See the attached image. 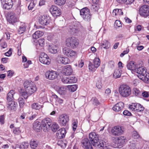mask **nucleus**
Listing matches in <instances>:
<instances>
[{
  "label": "nucleus",
  "mask_w": 149,
  "mask_h": 149,
  "mask_svg": "<svg viewBox=\"0 0 149 149\" xmlns=\"http://www.w3.org/2000/svg\"><path fill=\"white\" fill-rule=\"evenodd\" d=\"M25 91L21 89L20 94L24 99H27L28 97L33 94L36 90L35 84L32 82L26 81L24 84Z\"/></svg>",
  "instance_id": "nucleus-1"
},
{
  "label": "nucleus",
  "mask_w": 149,
  "mask_h": 149,
  "mask_svg": "<svg viewBox=\"0 0 149 149\" xmlns=\"http://www.w3.org/2000/svg\"><path fill=\"white\" fill-rule=\"evenodd\" d=\"M89 137L91 143L95 147H101L104 146V141H99L98 135L95 132H92L90 133Z\"/></svg>",
  "instance_id": "nucleus-2"
},
{
  "label": "nucleus",
  "mask_w": 149,
  "mask_h": 149,
  "mask_svg": "<svg viewBox=\"0 0 149 149\" xmlns=\"http://www.w3.org/2000/svg\"><path fill=\"white\" fill-rule=\"evenodd\" d=\"M118 91L120 95L124 97L129 96L131 93L130 88L126 84L121 85L119 87Z\"/></svg>",
  "instance_id": "nucleus-3"
},
{
  "label": "nucleus",
  "mask_w": 149,
  "mask_h": 149,
  "mask_svg": "<svg viewBox=\"0 0 149 149\" xmlns=\"http://www.w3.org/2000/svg\"><path fill=\"white\" fill-rule=\"evenodd\" d=\"M70 32L72 34L77 35L80 33L82 29V26L79 22H76L73 25L70 26Z\"/></svg>",
  "instance_id": "nucleus-4"
},
{
  "label": "nucleus",
  "mask_w": 149,
  "mask_h": 149,
  "mask_svg": "<svg viewBox=\"0 0 149 149\" xmlns=\"http://www.w3.org/2000/svg\"><path fill=\"white\" fill-rule=\"evenodd\" d=\"M78 41L74 38H68L66 40V45L68 47L72 48H76L79 45Z\"/></svg>",
  "instance_id": "nucleus-5"
},
{
  "label": "nucleus",
  "mask_w": 149,
  "mask_h": 149,
  "mask_svg": "<svg viewBox=\"0 0 149 149\" xmlns=\"http://www.w3.org/2000/svg\"><path fill=\"white\" fill-rule=\"evenodd\" d=\"M80 15L84 19L87 21L90 20L91 18L90 10L86 8L81 9L80 11Z\"/></svg>",
  "instance_id": "nucleus-6"
},
{
  "label": "nucleus",
  "mask_w": 149,
  "mask_h": 149,
  "mask_svg": "<svg viewBox=\"0 0 149 149\" xmlns=\"http://www.w3.org/2000/svg\"><path fill=\"white\" fill-rule=\"evenodd\" d=\"M52 123V120L49 118H46L43 119L41 122V126L43 131L46 132L50 127Z\"/></svg>",
  "instance_id": "nucleus-7"
},
{
  "label": "nucleus",
  "mask_w": 149,
  "mask_h": 149,
  "mask_svg": "<svg viewBox=\"0 0 149 149\" xmlns=\"http://www.w3.org/2000/svg\"><path fill=\"white\" fill-rule=\"evenodd\" d=\"M130 146L132 147V148H136L138 149H141L144 144V141L141 140L138 141L137 140H132L130 141Z\"/></svg>",
  "instance_id": "nucleus-8"
},
{
  "label": "nucleus",
  "mask_w": 149,
  "mask_h": 149,
  "mask_svg": "<svg viewBox=\"0 0 149 149\" xmlns=\"http://www.w3.org/2000/svg\"><path fill=\"white\" fill-rule=\"evenodd\" d=\"M63 52L64 54L69 58H74L76 56V52L67 47L63 48Z\"/></svg>",
  "instance_id": "nucleus-9"
},
{
  "label": "nucleus",
  "mask_w": 149,
  "mask_h": 149,
  "mask_svg": "<svg viewBox=\"0 0 149 149\" xmlns=\"http://www.w3.org/2000/svg\"><path fill=\"white\" fill-rule=\"evenodd\" d=\"M139 14L144 18L149 16V6L146 5L142 6L139 9Z\"/></svg>",
  "instance_id": "nucleus-10"
},
{
  "label": "nucleus",
  "mask_w": 149,
  "mask_h": 149,
  "mask_svg": "<svg viewBox=\"0 0 149 149\" xmlns=\"http://www.w3.org/2000/svg\"><path fill=\"white\" fill-rule=\"evenodd\" d=\"M40 62L45 65H49L51 61V60L48 55L44 53H42L39 58Z\"/></svg>",
  "instance_id": "nucleus-11"
},
{
  "label": "nucleus",
  "mask_w": 149,
  "mask_h": 149,
  "mask_svg": "<svg viewBox=\"0 0 149 149\" xmlns=\"http://www.w3.org/2000/svg\"><path fill=\"white\" fill-rule=\"evenodd\" d=\"M49 10L52 15L54 17L59 16L61 14V10L59 8L55 5L51 6Z\"/></svg>",
  "instance_id": "nucleus-12"
},
{
  "label": "nucleus",
  "mask_w": 149,
  "mask_h": 149,
  "mask_svg": "<svg viewBox=\"0 0 149 149\" xmlns=\"http://www.w3.org/2000/svg\"><path fill=\"white\" fill-rule=\"evenodd\" d=\"M59 75L58 72L53 70L48 71L45 73V76L47 78L50 80L56 79Z\"/></svg>",
  "instance_id": "nucleus-13"
},
{
  "label": "nucleus",
  "mask_w": 149,
  "mask_h": 149,
  "mask_svg": "<svg viewBox=\"0 0 149 149\" xmlns=\"http://www.w3.org/2000/svg\"><path fill=\"white\" fill-rule=\"evenodd\" d=\"M50 20V17L49 16H41L39 17L38 22L40 24L44 26L49 23Z\"/></svg>",
  "instance_id": "nucleus-14"
},
{
  "label": "nucleus",
  "mask_w": 149,
  "mask_h": 149,
  "mask_svg": "<svg viewBox=\"0 0 149 149\" xmlns=\"http://www.w3.org/2000/svg\"><path fill=\"white\" fill-rule=\"evenodd\" d=\"M7 19L9 23L13 24L17 22L19 20V18L15 13L11 12L8 15Z\"/></svg>",
  "instance_id": "nucleus-15"
},
{
  "label": "nucleus",
  "mask_w": 149,
  "mask_h": 149,
  "mask_svg": "<svg viewBox=\"0 0 149 149\" xmlns=\"http://www.w3.org/2000/svg\"><path fill=\"white\" fill-rule=\"evenodd\" d=\"M1 6L3 9H9L12 8L13 3L12 0H1Z\"/></svg>",
  "instance_id": "nucleus-16"
},
{
  "label": "nucleus",
  "mask_w": 149,
  "mask_h": 149,
  "mask_svg": "<svg viewBox=\"0 0 149 149\" xmlns=\"http://www.w3.org/2000/svg\"><path fill=\"white\" fill-rule=\"evenodd\" d=\"M135 72L138 74L137 75L138 77L141 80V78L143 77L146 73V69L144 67H139L137 68Z\"/></svg>",
  "instance_id": "nucleus-17"
},
{
  "label": "nucleus",
  "mask_w": 149,
  "mask_h": 149,
  "mask_svg": "<svg viewBox=\"0 0 149 149\" xmlns=\"http://www.w3.org/2000/svg\"><path fill=\"white\" fill-rule=\"evenodd\" d=\"M111 132L115 136H120L122 134L123 131L121 127L118 126L114 127L112 129Z\"/></svg>",
  "instance_id": "nucleus-18"
},
{
  "label": "nucleus",
  "mask_w": 149,
  "mask_h": 149,
  "mask_svg": "<svg viewBox=\"0 0 149 149\" xmlns=\"http://www.w3.org/2000/svg\"><path fill=\"white\" fill-rule=\"evenodd\" d=\"M57 60L59 63L64 65L68 64L70 62V61L68 58L61 55L58 56L57 58Z\"/></svg>",
  "instance_id": "nucleus-19"
},
{
  "label": "nucleus",
  "mask_w": 149,
  "mask_h": 149,
  "mask_svg": "<svg viewBox=\"0 0 149 149\" xmlns=\"http://www.w3.org/2000/svg\"><path fill=\"white\" fill-rule=\"evenodd\" d=\"M69 120V116L67 115L63 114L59 117V123L63 125H65Z\"/></svg>",
  "instance_id": "nucleus-20"
},
{
  "label": "nucleus",
  "mask_w": 149,
  "mask_h": 149,
  "mask_svg": "<svg viewBox=\"0 0 149 149\" xmlns=\"http://www.w3.org/2000/svg\"><path fill=\"white\" fill-rule=\"evenodd\" d=\"M83 147L85 149H93L92 145L88 139H84L82 141Z\"/></svg>",
  "instance_id": "nucleus-21"
},
{
  "label": "nucleus",
  "mask_w": 149,
  "mask_h": 149,
  "mask_svg": "<svg viewBox=\"0 0 149 149\" xmlns=\"http://www.w3.org/2000/svg\"><path fill=\"white\" fill-rule=\"evenodd\" d=\"M48 49L49 53L53 54H56L59 51L58 47L56 45H49Z\"/></svg>",
  "instance_id": "nucleus-22"
},
{
  "label": "nucleus",
  "mask_w": 149,
  "mask_h": 149,
  "mask_svg": "<svg viewBox=\"0 0 149 149\" xmlns=\"http://www.w3.org/2000/svg\"><path fill=\"white\" fill-rule=\"evenodd\" d=\"M127 68L134 72H136L138 66L136 63L133 61H131L127 65Z\"/></svg>",
  "instance_id": "nucleus-23"
},
{
  "label": "nucleus",
  "mask_w": 149,
  "mask_h": 149,
  "mask_svg": "<svg viewBox=\"0 0 149 149\" xmlns=\"http://www.w3.org/2000/svg\"><path fill=\"white\" fill-rule=\"evenodd\" d=\"M72 69L70 65H67L64 66L63 70V72L65 75H71L72 72Z\"/></svg>",
  "instance_id": "nucleus-24"
},
{
  "label": "nucleus",
  "mask_w": 149,
  "mask_h": 149,
  "mask_svg": "<svg viewBox=\"0 0 149 149\" xmlns=\"http://www.w3.org/2000/svg\"><path fill=\"white\" fill-rule=\"evenodd\" d=\"M66 133L65 128H62L58 130L56 133V136L58 139H61L65 137Z\"/></svg>",
  "instance_id": "nucleus-25"
},
{
  "label": "nucleus",
  "mask_w": 149,
  "mask_h": 149,
  "mask_svg": "<svg viewBox=\"0 0 149 149\" xmlns=\"http://www.w3.org/2000/svg\"><path fill=\"white\" fill-rule=\"evenodd\" d=\"M67 88L66 86H58L56 88V90L60 94L64 95L66 93Z\"/></svg>",
  "instance_id": "nucleus-26"
},
{
  "label": "nucleus",
  "mask_w": 149,
  "mask_h": 149,
  "mask_svg": "<svg viewBox=\"0 0 149 149\" xmlns=\"http://www.w3.org/2000/svg\"><path fill=\"white\" fill-rule=\"evenodd\" d=\"M8 109L13 111H15L16 109V107L17 106V103L13 101H8Z\"/></svg>",
  "instance_id": "nucleus-27"
},
{
  "label": "nucleus",
  "mask_w": 149,
  "mask_h": 149,
  "mask_svg": "<svg viewBox=\"0 0 149 149\" xmlns=\"http://www.w3.org/2000/svg\"><path fill=\"white\" fill-rule=\"evenodd\" d=\"M124 103L120 102L116 104L112 108L115 111L118 112L120 111L123 107Z\"/></svg>",
  "instance_id": "nucleus-28"
},
{
  "label": "nucleus",
  "mask_w": 149,
  "mask_h": 149,
  "mask_svg": "<svg viewBox=\"0 0 149 149\" xmlns=\"http://www.w3.org/2000/svg\"><path fill=\"white\" fill-rule=\"evenodd\" d=\"M15 92L13 90H11L8 93L7 96V99L8 101H13L14 99L13 95Z\"/></svg>",
  "instance_id": "nucleus-29"
},
{
  "label": "nucleus",
  "mask_w": 149,
  "mask_h": 149,
  "mask_svg": "<svg viewBox=\"0 0 149 149\" xmlns=\"http://www.w3.org/2000/svg\"><path fill=\"white\" fill-rule=\"evenodd\" d=\"M26 26V24L23 22H21L19 27L18 31L20 34L22 33L25 31Z\"/></svg>",
  "instance_id": "nucleus-30"
},
{
  "label": "nucleus",
  "mask_w": 149,
  "mask_h": 149,
  "mask_svg": "<svg viewBox=\"0 0 149 149\" xmlns=\"http://www.w3.org/2000/svg\"><path fill=\"white\" fill-rule=\"evenodd\" d=\"M101 46L105 49H109L110 46V44L109 42L106 40H104L101 43Z\"/></svg>",
  "instance_id": "nucleus-31"
},
{
  "label": "nucleus",
  "mask_w": 149,
  "mask_h": 149,
  "mask_svg": "<svg viewBox=\"0 0 149 149\" xmlns=\"http://www.w3.org/2000/svg\"><path fill=\"white\" fill-rule=\"evenodd\" d=\"M33 129L37 132H39L42 129V127L39 124V122L37 121L34 123L33 125Z\"/></svg>",
  "instance_id": "nucleus-32"
},
{
  "label": "nucleus",
  "mask_w": 149,
  "mask_h": 149,
  "mask_svg": "<svg viewBox=\"0 0 149 149\" xmlns=\"http://www.w3.org/2000/svg\"><path fill=\"white\" fill-rule=\"evenodd\" d=\"M122 71L120 68L116 69L113 74V77L115 78H117L120 77Z\"/></svg>",
  "instance_id": "nucleus-33"
},
{
  "label": "nucleus",
  "mask_w": 149,
  "mask_h": 149,
  "mask_svg": "<svg viewBox=\"0 0 149 149\" xmlns=\"http://www.w3.org/2000/svg\"><path fill=\"white\" fill-rule=\"evenodd\" d=\"M43 34L44 33L43 32L37 31L33 35V37L34 39H37L42 36Z\"/></svg>",
  "instance_id": "nucleus-34"
},
{
  "label": "nucleus",
  "mask_w": 149,
  "mask_h": 149,
  "mask_svg": "<svg viewBox=\"0 0 149 149\" xmlns=\"http://www.w3.org/2000/svg\"><path fill=\"white\" fill-rule=\"evenodd\" d=\"M127 141L125 137L123 136H120L118 138V143L120 145L124 144Z\"/></svg>",
  "instance_id": "nucleus-35"
},
{
  "label": "nucleus",
  "mask_w": 149,
  "mask_h": 149,
  "mask_svg": "<svg viewBox=\"0 0 149 149\" xmlns=\"http://www.w3.org/2000/svg\"><path fill=\"white\" fill-rule=\"evenodd\" d=\"M88 69L89 70L92 71H95L97 68L91 62L89 61L88 64Z\"/></svg>",
  "instance_id": "nucleus-36"
},
{
  "label": "nucleus",
  "mask_w": 149,
  "mask_h": 149,
  "mask_svg": "<svg viewBox=\"0 0 149 149\" xmlns=\"http://www.w3.org/2000/svg\"><path fill=\"white\" fill-rule=\"evenodd\" d=\"M52 97L53 98L55 99L56 103L58 104H62L63 102V100L62 99L58 97V96L55 94L52 95Z\"/></svg>",
  "instance_id": "nucleus-37"
},
{
  "label": "nucleus",
  "mask_w": 149,
  "mask_h": 149,
  "mask_svg": "<svg viewBox=\"0 0 149 149\" xmlns=\"http://www.w3.org/2000/svg\"><path fill=\"white\" fill-rule=\"evenodd\" d=\"M42 107V105H41L37 103H34L32 105V108L35 110H39Z\"/></svg>",
  "instance_id": "nucleus-38"
},
{
  "label": "nucleus",
  "mask_w": 149,
  "mask_h": 149,
  "mask_svg": "<svg viewBox=\"0 0 149 149\" xmlns=\"http://www.w3.org/2000/svg\"><path fill=\"white\" fill-rule=\"evenodd\" d=\"M67 87L69 91L74 92L76 90L77 86L76 84L69 85Z\"/></svg>",
  "instance_id": "nucleus-39"
},
{
  "label": "nucleus",
  "mask_w": 149,
  "mask_h": 149,
  "mask_svg": "<svg viewBox=\"0 0 149 149\" xmlns=\"http://www.w3.org/2000/svg\"><path fill=\"white\" fill-rule=\"evenodd\" d=\"M144 109L143 106L141 104L139 103H136L135 111L139 112L143 111Z\"/></svg>",
  "instance_id": "nucleus-40"
},
{
  "label": "nucleus",
  "mask_w": 149,
  "mask_h": 149,
  "mask_svg": "<svg viewBox=\"0 0 149 149\" xmlns=\"http://www.w3.org/2000/svg\"><path fill=\"white\" fill-rule=\"evenodd\" d=\"M29 143L27 142H24L22 143L20 146L19 148L22 149H27L29 146Z\"/></svg>",
  "instance_id": "nucleus-41"
},
{
  "label": "nucleus",
  "mask_w": 149,
  "mask_h": 149,
  "mask_svg": "<svg viewBox=\"0 0 149 149\" xmlns=\"http://www.w3.org/2000/svg\"><path fill=\"white\" fill-rule=\"evenodd\" d=\"M30 146L32 149H35L38 146V143L36 141L31 140L30 142Z\"/></svg>",
  "instance_id": "nucleus-42"
},
{
  "label": "nucleus",
  "mask_w": 149,
  "mask_h": 149,
  "mask_svg": "<svg viewBox=\"0 0 149 149\" xmlns=\"http://www.w3.org/2000/svg\"><path fill=\"white\" fill-rule=\"evenodd\" d=\"M93 64L97 68L100 66V61L98 58H96L93 60Z\"/></svg>",
  "instance_id": "nucleus-43"
},
{
  "label": "nucleus",
  "mask_w": 149,
  "mask_h": 149,
  "mask_svg": "<svg viewBox=\"0 0 149 149\" xmlns=\"http://www.w3.org/2000/svg\"><path fill=\"white\" fill-rule=\"evenodd\" d=\"M143 77L141 78V79L144 82L147 83H149V73H146Z\"/></svg>",
  "instance_id": "nucleus-44"
},
{
  "label": "nucleus",
  "mask_w": 149,
  "mask_h": 149,
  "mask_svg": "<svg viewBox=\"0 0 149 149\" xmlns=\"http://www.w3.org/2000/svg\"><path fill=\"white\" fill-rule=\"evenodd\" d=\"M119 3L123 2L126 4H131L135 0H117Z\"/></svg>",
  "instance_id": "nucleus-45"
},
{
  "label": "nucleus",
  "mask_w": 149,
  "mask_h": 149,
  "mask_svg": "<svg viewBox=\"0 0 149 149\" xmlns=\"http://www.w3.org/2000/svg\"><path fill=\"white\" fill-rule=\"evenodd\" d=\"M54 1L55 4L59 6L63 5L66 2V0H54Z\"/></svg>",
  "instance_id": "nucleus-46"
},
{
  "label": "nucleus",
  "mask_w": 149,
  "mask_h": 149,
  "mask_svg": "<svg viewBox=\"0 0 149 149\" xmlns=\"http://www.w3.org/2000/svg\"><path fill=\"white\" fill-rule=\"evenodd\" d=\"M51 128L52 131L55 132L59 128V126L56 123H53L51 126Z\"/></svg>",
  "instance_id": "nucleus-47"
},
{
  "label": "nucleus",
  "mask_w": 149,
  "mask_h": 149,
  "mask_svg": "<svg viewBox=\"0 0 149 149\" xmlns=\"http://www.w3.org/2000/svg\"><path fill=\"white\" fill-rule=\"evenodd\" d=\"M91 101L93 104L97 106L100 104L97 99L95 97H93L91 99Z\"/></svg>",
  "instance_id": "nucleus-48"
},
{
  "label": "nucleus",
  "mask_w": 149,
  "mask_h": 149,
  "mask_svg": "<svg viewBox=\"0 0 149 149\" xmlns=\"http://www.w3.org/2000/svg\"><path fill=\"white\" fill-rule=\"evenodd\" d=\"M133 93L136 96H139L141 94L140 91L136 88H134L133 89Z\"/></svg>",
  "instance_id": "nucleus-49"
},
{
  "label": "nucleus",
  "mask_w": 149,
  "mask_h": 149,
  "mask_svg": "<svg viewBox=\"0 0 149 149\" xmlns=\"http://www.w3.org/2000/svg\"><path fill=\"white\" fill-rule=\"evenodd\" d=\"M78 121L77 120H74L72 124V127L73 131H74L76 130L77 127Z\"/></svg>",
  "instance_id": "nucleus-50"
},
{
  "label": "nucleus",
  "mask_w": 149,
  "mask_h": 149,
  "mask_svg": "<svg viewBox=\"0 0 149 149\" xmlns=\"http://www.w3.org/2000/svg\"><path fill=\"white\" fill-rule=\"evenodd\" d=\"M68 78L69 79V84L75 83L77 81V79L74 76L69 77Z\"/></svg>",
  "instance_id": "nucleus-51"
},
{
  "label": "nucleus",
  "mask_w": 149,
  "mask_h": 149,
  "mask_svg": "<svg viewBox=\"0 0 149 149\" xmlns=\"http://www.w3.org/2000/svg\"><path fill=\"white\" fill-rule=\"evenodd\" d=\"M13 132L14 134L17 135L20 134L21 132V131L20 130V127H15L13 129Z\"/></svg>",
  "instance_id": "nucleus-52"
},
{
  "label": "nucleus",
  "mask_w": 149,
  "mask_h": 149,
  "mask_svg": "<svg viewBox=\"0 0 149 149\" xmlns=\"http://www.w3.org/2000/svg\"><path fill=\"white\" fill-rule=\"evenodd\" d=\"M36 0L31 2L28 6V8L29 10H32L33 8L36 4Z\"/></svg>",
  "instance_id": "nucleus-53"
},
{
  "label": "nucleus",
  "mask_w": 149,
  "mask_h": 149,
  "mask_svg": "<svg viewBox=\"0 0 149 149\" xmlns=\"http://www.w3.org/2000/svg\"><path fill=\"white\" fill-rule=\"evenodd\" d=\"M38 43L40 46H44L45 44V39L43 38L39 39L38 41Z\"/></svg>",
  "instance_id": "nucleus-54"
},
{
  "label": "nucleus",
  "mask_w": 149,
  "mask_h": 149,
  "mask_svg": "<svg viewBox=\"0 0 149 149\" xmlns=\"http://www.w3.org/2000/svg\"><path fill=\"white\" fill-rule=\"evenodd\" d=\"M132 136L134 139H139V135L138 134V132L135 131H134L133 132Z\"/></svg>",
  "instance_id": "nucleus-55"
},
{
  "label": "nucleus",
  "mask_w": 149,
  "mask_h": 149,
  "mask_svg": "<svg viewBox=\"0 0 149 149\" xmlns=\"http://www.w3.org/2000/svg\"><path fill=\"white\" fill-rule=\"evenodd\" d=\"M18 100L20 107H22L24 103L23 98L20 97L18 99Z\"/></svg>",
  "instance_id": "nucleus-56"
},
{
  "label": "nucleus",
  "mask_w": 149,
  "mask_h": 149,
  "mask_svg": "<svg viewBox=\"0 0 149 149\" xmlns=\"http://www.w3.org/2000/svg\"><path fill=\"white\" fill-rule=\"evenodd\" d=\"M61 81L62 82L65 84H69L68 77H65L62 78Z\"/></svg>",
  "instance_id": "nucleus-57"
},
{
  "label": "nucleus",
  "mask_w": 149,
  "mask_h": 149,
  "mask_svg": "<svg viewBox=\"0 0 149 149\" xmlns=\"http://www.w3.org/2000/svg\"><path fill=\"white\" fill-rule=\"evenodd\" d=\"M31 63V61L30 60H28L27 61L24 62L23 64L25 68H28L29 65Z\"/></svg>",
  "instance_id": "nucleus-58"
},
{
  "label": "nucleus",
  "mask_w": 149,
  "mask_h": 149,
  "mask_svg": "<svg viewBox=\"0 0 149 149\" xmlns=\"http://www.w3.org/2000/svg\"><path fill=\"white\" fill-rule=\"evenodd\" d=\"M96 86L97 88L98 89H101L102 88L101 81L100 79H99L96 83Z\"/></svg>",
  "instance_id": "nucleus-59"
},
{
  "label": "nucleus",
  "mask_w": 149,
  "mask_h": 149,
  "mask_svg": "<svg viewBox=\"0 0 149 149\" xmlns=\"http://www.w3.org/2000/svg\"><path fill=\"white\" fill-rule=\"evenodd\" d=\"M136 103H132L129 106L130 109L132 111H135Z\"/></svg>",
  "instance_id": "nucleus-60"
},
{
  "label": "nucleus",
  "mask_w": 149,
  "mask_h": 149,
  "mask_svg": "<svg viewBox=\"0 0 149 149\" xmlns=\"http://www.w3.org/2000/svg\"><path fill=\"white\" fill-rule=\"evenodd\" d=\"M114 25L118 27H120L122 26V24L120 21L117 20L115 22Z\"/></svg>",
  "instance_id": "nucleus-61"
},
{
  "label": "nucleus",
  "mask_w": 149,
  "mask_h": 149,
  "mask_svg": "<svg viewBox=\"0 0 149 149\" xmlns=\"http://www.w3.org/2000/svg\"><path fill=\"white\" fill-rule=\"evenodd\" d=\"M12 54V49L11 48L7 52L4 54L6 56L8 57L10 56Z\"/></svg>",
  "instance_id": "nucleus-62"
},
{
  "label": "nucleus",
  "mask_w": 149,
  "mask_h": 149,
  "mask_svg": "<svg viewBox=\"0 0 149 149\" xmlns=\"http://www.w3.org/2000/svg\"><path fill=\"white\" fill-rule=\"evenodd\" d=\"M53 38V35L51 33H48L47 34V39L49 40H52Z\"/></svg>",
  "instance_id": "nucleus-63"
},
{
  "label": "nucleus",
  "mask_w": 149,
  "mask_h": 149,
  "mask_svg": "<svg viewBox=\"0 0 149 149\" xmlns=\"http://www.w3.org/2000/svg\"><path fill=\"white\" fill-rule=\"evenodd\" d=\"M91 8L94 11H96L98 10L99 7L97 4H94L92 5Z\"/></svg>",
  "instance_id": "nucleus-64"
}]
</instances>
